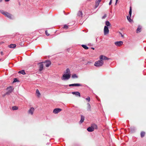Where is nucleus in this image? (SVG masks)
Returning a JSON list of instances; mask_svg holds the SVG:
<instances>
[{
  "mask_svg": "<svg viewBox=\"0 0 146 146\" xmlns=\"http://www.w3.org/2000/svg\"><path fill=\"white\" fill-rule=\"evenodd\" d=\"M18 73H21L23 75L25 74V73L24 70H22L19 72Z\"/></svg>",
  "mask_w": 146,
  "mask_h": 146,
  "instance_id": "nucleus-23",
  "label": "nucleus"
},
{
  "mask_svg": "<svg viewBox=\"0 0 146 146\" xmlns=\"http://www.w3.org/2000/svg\"><path fill=\"white\" fill-rule=\"evenodd\" d=\"M61 109L59 108H56L54 110L53 112L55 114L58 113L62 111Z\"/></svg>",
  "mask_w": 146,
  "mask_h": 146,
  "instance_id": "nucleus-6",
  "label": "nucleus"
},
{
  "mask_svg": "<svg viewBox=\"0 0 146 146\" xmlns=\"http://www.w3.org/2000/svg\"><path fill=\"white\" fill-rule=\"evenodd\" d=\"M16 45L15 44H11L8 45V47L10 48H14L16 47Z\"/></svg>",
  "mask_w": 146,
  "mask_h": 146,
  "instance_id": "nucleus-13",
  "label": "nucleus"
},
{
  "mask_svg": "<svg viewBox=\"0 0 146 146\" xmlns=\"http://www.w3.org/2000/svg\"><path fill=\"white\" fill-rule=\"evenodd\" d=\"M107 17V15L106 14H105L104 16H103L102 18V19H105Z\"/></svg>",
  "mask_w": 146,
  "mask_h": 146,
  "instance_id": "nucleus-28",
  "label": "nucleus"
},
{
  "mask_svg": "<svg viewBox=\"0 0 146 146\" xmlns=\"http://www.w3.org/2000/svg\"><path fill=\"white\" fill-rule=\"evenodd\" d=\"M43 63H39L38 64L39 67V70L40 71H42L44 65Z\"/></svg>",
  "mask_w": 146,
  "mask_h": 146,
  "instance_id": "nucleus-10",
  "label": "nucleus"
},
{
  "mask_svg": "<svg viewBox=\"0 0 146 146\" xmlns=\"http://www.w3.org/2000/svg\"><path fill=\"white\" fill-rule=\"evenodd\" d=\"M91 48H92V49L93 50H94V48L92 47Z\"/></svg>",
  "mask_w": 146,
  "mask_h": 146,
  "instance_id": "nucleus-43",
  "label": "nucleus"
},
{
  "mask_svg": "<svg viewBox=\"0 0 146 146\" xmlns=\"http://www.w3.org/2000/svg\"><path fill=\"white\" fill-rule=\"evenodd\" d=\"M84 117L83 115H82L81 116V119L80 120V122L81 123H82L84 121Z\"/></svg>",
  "mask_w": 146,
  "mask_h": 146,
  "instance_id": "nucleus-21",
  "label": "nucleus"
},
{
  "mask_svg": "<svg viewBox=\"0 0 146 146\" xmlns=\"http://www.w3.org/2000/svg\"><path fill=\"white\" fill-rule=\"evenodd\" d=\"M123 42L121 41H119V46L123 44Z\"/></svg>",
  "mask_w": 146,
  "mask_h": 146,
  "instance_id": "nucleus-36",
  "label": "nucleus"
},
{
  "mask_svg": "<svg viewBox=\"0 0 146 146\" xmlns=\"http://www.w3.org/2000/svg\"><path fill=\"white\" fill-rule=\"evenodd\" d=\"M45 33L47 36H49V34L48 33L47 31H45Z\"/></svg>",
  "mask_w": 146,
  "mask_h": 146,
  "instance_id": "nucleus-37",
  "label": "nucleus"
},
{
  "mask_svg": "<svg viewBox=\"0 0 146 146\" xmlns=\"http://www.w3.org/2000/svg\"><path fill=\"white\" fill-rule=\"evenodd\" d=\"M91 126L94 130L95 129H97V126L95 124H93L91 125Z\"/></svg>",
  "mask_w": 146,
  "mask_h": 146,
  "instance_id": "nucleus-14",
  "label": "nucleus"
},
{
  "mask_svg": "<svg viewBox=\"0 0 146 146\" xmlns=\"http://www.w3.org/2000/svg\"><path fill=\"white\" fill-rule=\"evenodd\" d=\"M86 100H88V102H90V98L89 97H88L86 98Z\"/></svg>",
  "mask_w": 146,
  "mask_h": 146,
  "instance_id": "nucleus-33",
  "label": "nucleus"
},
{
  "mask_svg": "<svg viewBox=\"0 0 146 146\" xmlns=\"http://www.w3.org/2000/svg\"><path fill=\"white\" fill-rule=\"evenodd\" d=\"M82 12L81 11H80L78 12V15L80 16H82Z\"/></svg>",
  "mask_w": 146,
  "mask_h": 146,
  "instance_id": "nucleus-30",
  "label": "nucleus"
},
{
  "mask_svg": "<svg viewBox=\"0 0 146 146\" xmlns=\"http://www.w3.org/2000/svg\"><path fill=\"white\" fill-rule=\"evenodd\" d=\"M106 26L107 27L108 26H111V24L108 21H107L106 22Z\"/></svg>",
  "mask_w": 146,
  "mask_h": 146,
  "instance_id": "nucleus-20",
  "label": "nucleus"
},
{
  "mask_svg": "<svg viewBox=\"0 0 146 146\" xmlns=\"http://www.w3.org/2000/svg\"><path fill=\"white\" fill-rule=\"evenodd\" d=\"M72 94H75V95H76L80 97V93L79 92H72Z\"/></svg>",
  "mask_w": 146,
  "mask_h": 146,
  "instance_id": "nucleus-17",
  "label": "nucleus"
},
{
  "mask_svg": "<svg viewBox=\"0 0 146 146\" xmlns=\"http://www.w3.org/2000/svg\"><path fill=\"white\" fill-rule=\"evenodd\" d=\"M69 86H82V85L80 84H70L69 85Z\"/></svg>",
  "mask_w": 146,
  "mask_h": 146,
  "instance_id": "nucleus-11",
  "label": "nucleus"
},
{
  "mask_svg": "<svg viewBox=\"0 0 146 146\" xmlns=\"http://www.w3.org/2000/svg\"><path fill=\"white\" fill-rule=\"evenodd\" d=\"M10 0H5V1H6V2H7V1H9Z\"/></svg>",
  "mask_w": 146,
  "mask_h": 146,
  "instance_id": "nucleus-42",
  "label": "nucleus"
},
{
  "mask_svg": "<svg viewBox=\"0 0 146 146\" xmlns=\"http://www.w3.org/2000/svg\"><path fill=\"white\" fill-rule=\"evenodd\" d=\"M104 61L102 60H99L97 61L96 62L94 65L97 67H100L103 65L104 64Z\"/></svg>",
  "mask_w": 146,
  "mask_h": 146,
  "instance_id": "nucleus-1",
  "label": "nucleus"
},
{
  "mask_svg": "<svg viewBox=\"0 0 146 146\" xmlns=\"http://www.w3.org/2000/svg\"><path fill=\"white\" fill-rule=\"evenodd\" d=\"M13 89V87L11 86H10V87L7 88V92H6V93L4 95V96H5V95L9 94L11 93L12 92Z\"/></svg>",
  "mask_w": 146,
  "mask_h": 146,
  "instance_id": "nucleus-3",
  "label": "nucleus"
},
{
  "mask_svg": "<svg viewBox=\"0 0 146 146\" xmlns=\"http://www.w3.org/2000/svg\"><path fill=\"white\" fill-rule=\"evenodd\" d=\"M2 0H0V2H2Z\"/></svg>",
  "mask_w": 146,
  "mask_h": 146,
  "instance_id": "nucleus-44",
  "label": "nucleus"
},
{
  "mask_svg": "<svg viewBox=\"0 0 146 146\" xmlns=\"http://www.w3.org/2000/svg\"><path fill=\"white\" fill-rule=\"evenodd\" d=\"M35 109L34 108L31 107L28 111V113L29 114L33 115L34 111Z\"/></svg>",
  "mask_w": 146,
  "mask_h": 146,
  "instance_id": "nucleus-4",
  "label": "nucleus"
},
{
  "mask_svg": "<svg viewBox=\"0 0 146 146\" xmlns=\"http://www.w3.org/2000/svg\"><path fill=\"white\" fill-rule=\"evenodd\" d=\"M120 34H121V36L122 37H123V36L122 35V34L121 33H120Z\"/></svg>",
  "mask_w": 146,
  "mask_h": 146,
  "instance_id": "nucleus-41",
  "label": "nucleus"
},
{
  "mask_svg": "<svg viewBox=\"0 0 146 146\" xmlns=\"http://www.w3.org/2000/svg\"><path fill=\"white\" fill-rule=\"evenodd\" d=\"M70 74H64L61 77V79L63 80L69 79L70 77Z\"/></svg>",
  "mask_w": 146,
  "mask_h": 146,
  "instance_id": "nucleus-2",
  "label": "nucleus"
},
{
  "mask_svg": "<svg viewBox=\"0 0 146 146\" xmlns=\"http://www.w3.org/2000/svg\"><path fill=\"white\" fill-rule=\"evenodd\" d=\"M12 108V110H18V108L16 106H14Z\"/></svg>",
  "mask_w": 146,
  "mask_h": 146,
  "instance_id": "nucleus-26",
  "label": "nucleus"
},
{
  "mask_svg": "<svg viewBox=\"0 0 146 146\" xmlns=\"http://www.w3.org/2000/svg\"><path fill=\"white\" fill-rule=\"evenodd\" d=\"M87 130L89 132H92L94 130L93 128H92V127L91 126V127H88L87 129Z\"/></svg>",
  "mask_w": 146,
  "mask_h": 146,
  "instance_id": "nucleus-15",
  "label": "nucleus"
},
{
  "mask_svg": "<svg viewBox=\"0 0 146 146\" xmlns=\"http://www.w3.org/2000/svg\"><path fill=\"white\" fill-rule=\"evenodd\" d=\"M141 27H140L139 26L138 27V28L137 30V33L140 32L141 31Z\"/></svg>",
  "mask_w": 146,
  "mask_h": 146,
  "instance_id": "nucleus-25",
  "label": "nucleus"
},
{
  "mask_svg": "<svg viewBox=\"0 0 146 146\" xmlns=\"http://www.w3.org/2000/svg\"><path fill=\"white\" fill-rule=\"evenodd\" d=\"M19 80L17 79L16 78H15L14 79V80L13 81V82H19Z\"/></svg>",
  "mask_w": 146,
  "mask_h": 146,
  "instance_id": "nucleus-32",
  "label": "nucleus"
},
{
  "mask_svg": "<svg viewBox=\"0 0 146 146\" xmlns=\"http://www.w3.org/2000/svg\"><path fill=\"white\" fill-rule=\"evenodd\" d=\"M131 17L130 16H127V19L129 21L130 23H132L133 22V20L131 19Z\"/></svg>",
  "mask_w": 146,
  "mask_h": 146,
  "instance_id": "nucleus-18",
  "label": "nucleus"
},
{
  "mask_svg": "<svg viewBox=\"0 0 146 146\" xmlns=\"http://www.w3.org/2000/svg\"><path fill=\"white\" fill-rule=\"evenodd\" d=\"M36 93L37 94V96L38 97H39L40 96V94L39 92V90L38 89H36Z\"/></svg>",
  "mask_w": 146,
  "mask_h": 146,
  "instance_id": "nucleus-22",
  "label": "nucleus"
},
{
  "mask_svg": "<svg viewBox=\"0 0 146 146\" xmlns=\"http://www.w3.org/2000/svg\"><path fill=\"white\" fill-rule=\"evenodd\" d=\"M63 28L65 29H67L68 28V27L67 25H64Z\"/></svg>",
  "mask_w": 146,
  "mask_h": 146,
  "instance_id": "nucleus-34",
  "label": "nucleus"
},
{
  "mask_svg": "<svg viewBox=\"0 0 146 146\" xmlns=\"http://www.w3.org/2000/svg\"><path fill=\"white\" fill-rule=\"evenodd\" d=\"M72 77L73 78H78V76L76 74H74L72 75Z\"/></svg>",
  "mask_w": 146,
  "mask_h": 146,
  "instance_id": "nucleus-29",
  "label": "nucleus"
},
{
  "mask_svg": "<svg viewBox=\"0 0 146 146\" xmlns=\"http://www.w3.org/2000/svg\"><path fill=\"white\" fill-rule=\"evenodd\" d=\"M87 110L88 111H91V107L90 104L88 103L87 104Z\"/></svg>",
  "mask_w": 146,
  "mask_h": 146,
  "instance_id": "nucleus-12",
  "label": "nucleus"
},
{
  "mask_svg": "<svg viewBox=\"0 0 146 146\" xmlns=\"http://www.w3.org/2000/svg\"><path fill=\"white\" fill-rule=\"evenodd\" d=\"M1 13L5 15V16L9 18V19L12 18V15L10 13L7 12H1Z\"/></svg>",
  "mask_w": 146,
  "mask_h": 146,
  "instance_id": "nucleus-5",
  "label": "nucleus"
},
{
  "mask_svg": "<svg viewBox=\"0 0 146 146\" xmlns=\"http://www.w3.org/2000/svg\"><path fill=\"white\" fill-rule=\"evenodd\" d=\"M100 60H108L109 59V58H107V57L103 55H101L100 56Z\"/></svg>",
  "mask_w": 146,
  "mask_h": 146,
  "instance_id": "nucleus-9",
  "label": "nucleus"
},
{
  "mask_svg": "<svg viewBox=\"0 0 146 146\" xmlns=\"http://www.w3.org/2000/svg\"><path fill=\"white\" fill-rule=\"evenodd\" d=\"M111 3H112V1H111V0H110V1L109 3V5H111Z\"/></svg>",
  "mask_w": 146,
  "mask_h": 146,
  "instance_id": "nucleus-38",
  "label": "nucleus"
},
{
  "mask_svg": "<svg viewBox=\"0 0 146 146\" xmlns=\"http://www.w3.org/2000/svg\"><path fill=\"white\" fill-rule=\"evenodd\" d=\"M1 54L2 55H3V52L1 51Z\"/></svg>",
  "mask_w": 146,
  "mask_h": 146,
  "instance_id": "nucleus-39",
  "label": "nucleus"
},
{
  "mask_svg": "<svg viewBox=\"0 0 146 146\" xmlns=\"http://www.w3.org/2000/svg\"><path fill=\"white\" fill-rule=\"evenodd\" d=\"M115 44L116 45L119 46V41H117L115 42Z\"/></svg>",
  "mask_w": 146,
  "mask_h": 146,
  "instance_id": "nucleus-35",
  "label": "nucleus"
},
{
  "mask_svg": "<svg viewBox=\"0 0 146 146\" xmlns=\"http://www.w3.org/2000/svg\"><path fill=\"white\" fill-rule=\"evenodd\" d=\"M43 63L46 67H48L51 64V62L50 61H46Z\"/></svg>",
  "mask_w": 146,
  "mask_h": 146,
  "instance_id": "nucleus-8",
  "label": "nucleus"
},
{
  "mask_svg": "<svg viewBox=\"0 0 146 146\" xmlns=\"http://www.w3.org/2000/svg\"><path fill=\"white\" fill-rule=\"evenodd\" d=\"M70 70L68 68H67L66 70L65 74H70Z\"/></svg>",
  "mask_w": 146,
  "mask_h": 146,
  "instance_id": "nucleus-19",
  "label": "nucleus"
},
{
  "mask_svg": "<svg viewBox=\"0 0 146 146\" xmlns=\"http://www.w3.org/2000/svg\"><path fill=\"white\" fill-rule=\"evenodd\" d=\"M131 7H130V8L129 11V16H130V17H131Z\"/></svg>",
  "mask_w": 146,
  "mask_h": 146,
  "instance_id": "nucleus-27",
  "label": "nucleus"
},
{
  "mask_svg": "<svg viewBox=\"0 0 146 146\" xmlns=\"http://www.w3.org/2000/svg\"><path fill=\"white\" fill-rule=\"evenodd\" d=\"M118 1V0H116V2H115V5H116V4H117V1Z\"/></svg>",
  "mask_w": 146,
  "mask_h": 146,
  "instance_id": "nucleus-40",
  "label": "nucleus"
},
{
  "mask_svg": "<svg viewBox=\"0 0 146 146\" xmlns=\"http://www.w3.org/2000/svg\"><path fill=\"white\" fill-rule=\"evenodd\" d=\"M145 135V132H142L141 133V137H144Z\"/></svg>",
  "mask_w": 146,
  "mask_h": 146,
  "instance_id": "nucleus-31",
  "label": "nucleus"
},
{
  "mask_svg": "<svg viewBox=\"0 0 146 146\" xmlns=\"http://www.w3.org/2000/svg\"><path fill=\"white\" fill-rule=\"evenodd\" d=\"M104 35L108 34L109 32V30L108 27L106 26H105L104 29Z\"/></svg>",
  "mask_w": 146,
  "mask_h": 146,
  "instance_id": "nucleus-7",
  "label": "nucleus"
},
{
  "mask_svg": "<svg viewBox=\"0 0 146 146\" xmlns=\"http://www.w3.org/2000/svg\"><path fill=\"white\" fill-rule=\"evenodd\" d=\"M82 46L85 49L87 50L88 49V47H87L86 45L83 44L82 45Z\"/></svg>",
  "mask_w": 146,
  "mask_h": 146,
  "instance_id": "nucleus-24",
  "label": "nucleus"
},
{
  "mask_svg": "<svg viewBox=\"0 0 146 146\" xmlns=\"http://www.w3.org/2000/svg\"><path fill=\"white\" fill-rule=\"evenodd\" d=\"M102 0H97L96 3V8H97L100 2Z\"/></svg>",
  "mask_w": 146,
  "mask_h": 146,
  "instance_id": "nucleus-16",
  "label": "nucleus"
}]
</instances>
